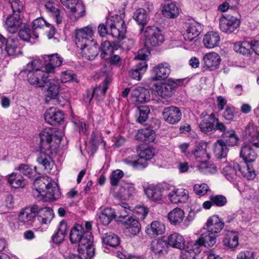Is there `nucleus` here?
I'll use <instances>...</instances> for the list:
<instances>
[{
  "instance_id": "obj_1",
  "label": "nucleus",
  "mask_w": 259,
  "mask_h": 259,
  "mask_svg": "<svg viewBox=\"0 0 259 259\" xmlns=\"http://www.w3.org/2000/svg\"><path fill=\"white\" fill-rule=\"evenodd\" d=\"M83 227L76 224L70 233V240L72 243H78L79 253L83 254L85 259H90L95 255V247L93 244V237L91 232H83Z\"/></svg>"
},
{
  "instance_id": "obj_2",
  "label": "nucleus",
  "mask_w": 259,
  "mask_h": 259,
  "mask_svg": "<svg viewBox=\"0 0 259 259\" xmlns=\"http://www.w3.org/2000/svg\"><path fill=\"white\" fill-rule=\"evenodd\" d=\"M40 151L37 159L39 164H41L45 168L50 171L53 166V161L50 156L51 154L56 153V148L52 145L54 131L50 128H45L39 134Z\"/></svg>"
},
{
  "instance_id": "obj_3",
  "label": "nucleus",
  "mask_w": 259,
  "mask_h": 259,
  "mask_svg": "<svg viewBox=\"0 0 259 259\" xmlns=\"http://www.w3.org/2000/svg\"><path fill=\"white\" fill-rule=\"evenodd\" d=\"M125 31L124 21L119 16H116V17H112L111 19H108L106 22V25L101 24L98 26V33L102 37L105 36L109 33L114 37L122 39Z\"/></svg>"
},
{
  "instance_id": "obj_4",
  "label": "nucleus",
  "mask_w": 259,
  "mask_h": 259,
  "mask_svg": "<svg viewBox=\"0 0 259 259\" xmlns=\"http://www.w3.org/2000/svg\"><path fill=\"white\" fill-rule=\"evenodd\" d=\"M140 32L144 37V42L147 48L155 47L164 42V36L159 28L154 26L141 27Z\"/></svg>"
},
{
  "instance_id": "obj_5",
  "label": "nucleus",
  "mask_w": 259,
  "mask_h": 259,
  "mask_svg": "<svg viewBox=\"0 0 259 259\" xmlns=\"http://www.w3.org/2000/svg\"><path fill=\"white\" fill-rule=\"evenodd\" d=\"M154 149L151 147L142 145L139 147L138 150V158L136 160H131L129 158L124 159V162L136 169H143L148 165V161L154 155Z\"/></svg>"
},
{
  "instance_id": "obj_6",
  "label": "nucleus",
  "mask_w": 259,
  "mask_h": 259,
  "mask_svg": "<svg viewBox=\"0 0 259 259\" xmlns=\"http://www.w3.org/2000/svg\"><path fill=\"white\" fill-rule=\"evenodd\" d=\"M185 80L169 78L165 82L157 85L155 88L156 91L162 98L170 97L177 88L184 84Z\"/></svg>"
},
{
  "instance_id": "obj_7",
  "label": "nucleus",
  "mask_w": 259,
  "mask_h": 259,
  "mask_svg": "<svg viewBox=\"0 0 259 259\" xmlns=\"http://www.w3.org/2000/svg\"><path fill=\"white\" fill-rule=\"evenodd\" d=\"M75 34L77 47H82L88 43L95 41L93 39L94 31L91 25L76 29Z\"/></svg>"
},
{
  "instance_id": "obj_8",
  "label": "nucleus",
  "mask_w": 259,
  "mask_h": 259,
  "mask_svg": "<svg viewBox=\"0 0 259 259\" xmlns=\"http://www.w3.org/2000/svg\"><path fill=\"white\" fill-rule=\"evenodd\" d=\"M61 3L70 10L71 19L76 20L85 13V8L80 0H60Z\"/></svg>"
},
{
  "instance_id": "obj_9",
  "label": "nucleus",
  "mask_w": 259,
  "mask_h": 259,
  "mask_svg": "<svg viewBox=\"0 0 259 259\" xmlns=\"http://www.w3.org/2000/svg\"><path fill=\"white\" fill-rule=\"evenodd\" d=\"M49 73L41 69L29 70L27 74L28 81L30 84L36 87H44L46 80L49 77Z\"/></svg>"
},
{
  "instance_id": "obj_10",
  "label": "nucleus",
  "mask_w": 259,
  "mask_h": 259,
  "mask_svg": "<svg viewBox=\"0 0 259 259\" xmlns=\"http://www.w3.org/2000/svg\"><path fill=\"white\" fill-rule=\"evenodd\" d=\"M189 157L194 159L199 164L207 162L210 155L207 151V145L202 142L196 143L191 153H188Z\"/></svg>"
},
{
  "instance_id": "obj_11",
  "label": "nucleus",
  "mask_w": 259,
  "mask_h": 259,
  "mask_svg": "<svg viewBox=\"0 0 259 259\" xmlns=\"http://www.w3.org/2000/svg\"><path fill=\"white\" fill-rule=\"evenodd\" d=\"M240 25V20L236 17L226 15L220 19L221 30L225 33L234 32Z\"/></svg>"
},
{
  "instance_id": "obj_12",
  "label": "nucleus",
  "mask_w": 259,
  "mask_h": 259,
  "mask_svg": "<svg viewBox=\"0 0 259 259\" xmlns=\"http://www.w3.org/2000/svg\"><path fill=\"white\" fill-rule=\"evenodd\" d=\"M61 195V192L58 184L54 181H50L45 192L42 194L39 200L43 201H53L58 199Z\"/></svg>"
},
{
  "instance_id": "obj_13",
  "label": "nucleus",
  "mask_w": 259,
  "mask_h": 259,
  "mask_svg": "<svg viewBox=\"0 0 259 259\" xmlns=\"http://www.w3.org/2000/svg\"><path fill=\"white\" fill-rule=\"evenodd\" d=\"M162 116L167 123L176 124L180 120L182 113L179 108L171 106L164 108Z\"/></svg>"
},
{
  "instance_id": "obj_14",
  "label": "nucleus",
  "mask_w": 259,
  "mask_h": 259,
  "mask_svg": "<svg viewBox=\"0 0 259 259\" xmlns=\"http://www.w3.org/2000/svg\"><path fill=\"white\" fill-rule=\"evenodd\" d=\"M78 48L80 50V53L82 57L88 60H94L99 52V47L96 41L88 43L82 47Z\"/></svg>"
},
{
  "instance_id": "obj_15",
  "label": "nucleus",
  "mask_w": 259,
  "mask_h": 259,
  "mask_svg": "<svg viewBox=\"0 0 259 259\" xmlns=\"http://www.w3.org/2000/svg\"><path fill=\"white\" fill-rule=\"evenodd\" d=\"M38 210V207L36 205L31 207H25L19 214L18 220L19 222L26 225L31 224L34 220Z\"/></svg>"
},
{
  "instance_id": "obj_16",
  "label": "nucleus",
  "mask_w": 259,
  "mask_h": 259,
  "mask_svg": "<svg viewBox=\"0 0 259 259\" xmlns=\"http://www.w3.org/2000/svg\"><path fill=\"white\" fill-rule=\"evenodd\" d=\"M47 81L46 80L45 85L47 87L46 90L45 91V96L51 99H56L59 95L60 92V82L56 77L48 78Z\"/></svg>"
},
{
  "instance_id": "obj_17",
  "label": "nucleus",
  "mask_w": 259,
  "mask_h": 259,
  "mask_svg": "<svg viewBox=\"0 0 259 259\" xmlns=\"http://www.w3.org/2000/svg\"><path fill=\"white\" fill-rule=\"evenodd\" d=\"M43 58L45 61V69L48 73H54L56 67L61 65L63 59L58 54L45 55Z\"/></svg>"
},
{
  "instance_id": "obj_18",
  "label": "nucleus",
  "mask_w": 259,
  "mask_h": 259,
  "mask_svg": "<svg viewBox=\"0 0 259 259\" xmlns=\"http://www.w3.org/2000/svg\"><path fill=\"white\" fill-rule=\"evenodd\" d=\"M44 116L46 122L51 125H56L60 123L64 117L63 113L55 107H51L47 110Z\"/></svg>"
},
{
  "instance_id": "obj_19",
  "label": "nucleus",
  "mask_w": 259,
  "mask_h": 259,
  "mask_svg": "<svg viewBox=\"0 0 259 259\" xmlns=\"http://www.w3.org/2000/svg\"><path fill=\"white\" fill-rule=\"evenodd\" d=\"M252 145L251 143H244L241 147L240 157L245 163L253 162L257 158V153L253 148Z\"/></svg>"
},
{
  "instance_id": "obj_20",
  "label": "nucleus",
  "mask_w": 259,
  "mask_h": 259,
  "mask_svg": "<svg viewBox=\"0 0 259 259\" xmlns=\"http://www.w3.org/2000/svg\"><path fill=\"white\" fill-rule=\"evenodd\" d=\"M204 67L210 71H212L219 68L221 59L220 56L215 52L206 54L203 57Z\"/></svg>"
},
{
  "instance_id": "obj_21",
  "label": "nucleus",
  "mask_w": 259,
  "mask_h": 259,
  "mask_svg": "<svg viewBox=\"0 0 259 259\" xmlns=\"http://www.w3.org/2000/svg\"><path fill=\"white\" fill-rule=\"evenodd\" d=\"M51 180L47 177H40L35 179L33 182L34 190L33 192V195L39 200L42 194L45 192V190L49 184Z\"/></svg>"
},
{
  "instance_id": "obj_22",
  "label": "nucleus",
  "mask_w": 259,
  "mask_h": 259,
  "mask_svg": "<svg viewBox=\"0 0 259 259\" xmlns=\"http://www.w3.org/2000/svg\"><path fill=\"white\" fill-rule=\"evenodd\" d=\"M169 65L163 62L159 63L152 69V73L154 75L153 79L154 80H160L167 78L170 73Z\"/></svg>"
},
{
  "instance_id": "obj_23",
  "label": "nucleus",
  "mask_w": 259,
  "mask_h": 259,
  "mask_svg": "<svg viewBox=\"0 0 259 259\" xmlns=\"http://www.w3.org/2000/svg\"><path fill=\"white\" fill-rule=\"evenodd\" d=\"M149 98V91L144 88H136L132 91V100L136 104L145 103L148 101Z\"/></svg>"
},
{
  "instance_id": "obj_24",
  "label": "nucleus",
  "mask_w": 259,
  "mask_h": 259,
  "mask_svg": "<svg viewBox=\"0 0 259 259\" xmlns=\"http://www.w3.org/2000/svg\"><path fill=\"white\" fill-rule=\"evenodd\" d=\"M22 25V20L19 16L15 14L9 16L5 22V27L11 33L17 32L21 27Z\"/></svg>"
},
{
  "instance_id": "obj_25",
  "label": "nucleus",
  "mask_w": 259,
  "mask_h": 259,
  "mask_svg": "<svg viewBox=\"0 0 259 259\" xmlns=\"http://www.w3.org/2000/svg\"><path fill=\"white\" fill-rule=\"evenodd\" d=\"M200 252V248L197 244L190 242L181 251L180 259H195V255Z\"/></svg>"
},
{
  "instance_id": "obj_26",
  "label": "nucleus",
  "mask_w": 259,
  "mask_h": 259,
  "mask_svg": "<svg viewBox=\"0 0 259 259\" xmlns=\"http://www.w3.org/2000/svg\"><path fill=\"white\" fill-rule=\"evenodd\" d=\"M188 192L183 189H177L171 191L168 194V198L172 203H184L188 199Z\"/></svg>"
},
{
  "instance_id": "obj_27",
  "label": "nucleus",
  "mask_w": 259,
  "mask_h": 259,
  "mask_svg": "<svg viewBox=\"0 0 259 259\" xmlns=\"http://www.w3.org/2000/svg\"><path fill=\"white\" fill-rule=\"evenodd\" d=\"M136 193V189L133 183L122 182L120 185L117 196L119 198L126 199L133 196Z\"/></svg>"
},
{
  "instance_id": "obj_28",
  "label": "nucleus",
  "mask_w": 259,
  "mask_h": 259,
  "mask_svg": "<svg viewBox=\"0 0 259 259\" xmlns=\"http://www.w3.org/2000/svg\"><path fill=\"white\" fill-rule=\"evenodd\" d=\"M111 82V78L110 77H106L103 82L93 90L91 94V98L89 99V102L93 97H95L98 101L102 100L108 89V85Z\"/></svg>"
},
{
  "instance_id": "obj_29",
  "label": "nucleus",
  "mask_w": 259,
  "mask_h": 259,
  "mask_svg": "<svg viewBox=\"0 0 259 259\" xmlns=\"http://www.w3.org/2000/svg\"><path fill=\"white\" fill-rule=\"evenodd\" d=\"M164 225L159 222L154 221L148 225L146 228V233L150 237H155L163 234L165 232Z\"/></svg>"
},
{
  "instance_id": "obj_30",
  "label": "nucleus",
  "mask_w": 259,
  "mask_h": 259,
  "mask_svg": "<svg viewBox=\"0 0 259 259\" xmlns=\"http://www.w3.org/2000/svg\"><path fill=\"white\" fill-rule=\"evenodd\" d=\"M216 121L217 118L213 113L205 116L199 124L200 130L205 134L213 132Z\"/></svg>"
},
{
  "instance_id": "obj_31",
  "label": "nucleus",
  "mask_w": 259,
  "mask_h": 259,
  "mask_svg": "<svg viewBox=\"0 0 259 259\" xmlns=\"http://www.w3.org/2000/svg\"><path fill=\"white\" fill-rule=\"evenodd\" d=\"M215 234L207 230L205 232L202 233L200 238L193 243L197 244L199 248L201 245L212 246L216 243L217 239Z\"/></svg>"
},
{
  "instance_id": "obj_32",
  "label": "nucleus",
  "mask_w": 259,
  "mask_h": 259,
  "mask_svg": "<svg viewBox=\"0 0 259 259\" xmlns=\"http://www.w3.org/2000/svg\"><path fill=\"white\" fill-rule=\"evenodd\" d=\"M220 36L218 32H208L203 39L204 46L208 49H213L218 46L220 43Z\"/></svg>"
},
{
  "instance_id": "obj_33",
  "label": "nucleus",
  "mask_w": 259,
  "mask_h": 259,
  "mask_svg": "<svg viewBox=\"0 0 259 259\" xmlns=\"http://www.w3.org/2000/svg\"><path fill=\"white\" fill-rule=\"evenodd\" d=\"M207 230L215 234L219 233L224 228V224L217 215L209 217L206 223Z\"/></svg>"
},
{
  "instance_id": "obj_34",
  "label": "nucleus",
  "mask_w": 259,
  "mask_h": 259,
  "mask_svg": "<svg viewBox=\"0 0 259 259\" xmlns=\"http://www.w3.org/2000/svg\"><path fill=\"white\" fill-rule=\"evenodd\" d=\"M8 184L15 189L23 188L26 185V182L22 176L19 173L13 172L7 176Z\"/></svg>"
},
{
  "instance_id": "obj_35",
  "label": "nucleus",
  "mask_w": 259,
  "mask_h": 259,
  "mask_svg": "<svg viewBox=\"0 0 259 259\" xmlns=\"http://www.w3.org/2000/svg\"><path fill=\"white\" fill-rule=\"evenodd\" d=\"M201 27L199 23L193 21L189 23V26L184 34L186 41H192L200 32Z\"/></svg>"
},
{
  "instance_id": "obj_36",
  "label": "nucleus",
  "mask_w": 259,
  "mask_h": 259,
  "mask_svg": "<svg viewBox=\"0 0 259 259\" xmlns=\"http://www.w3.org/2000/svg\"><path fill=\"white\" fill-rule=\"evenodd\" d=\"M126 231L129 233L130 236H135L138 235L141 229V224L138 219L131 217L124 222Z\"/></svg>"
},
{
  "instance_id": "obj_37",
  "label": "nucleus",
  "mask_w": 259,
  "mask_h": 259,
  "mask_svg": "<svg viewBox=\"0 0 259 259\" xmlns=\"http://www.w3.org/2000/svg\"><path fill=\"white\" fill-rule=\"evenodd\" d=\"M67 229L66 222L64 221L60 222L56 232L52 236L53 242L56 244L61 243L64 240Z\"/></svg>"
},
{
  "instance_id": "obj_38",
  "label": "nucleus",
  "mask_w": 259,
  "mask_h": 259,
  "mask_svg": "<svg viewBox=\"0 0 259 259\" xmlns=\"http://www.w3.org/2000/svg\"><path fill=\"white\" fill-rule=\"evenodd\" d=\"M185 240L182 235L177 233L170 235L167 238L168 244L173 248L182 249L186 246Z\"/></svg>"
},
{
  "instance_id": "obj_39",
  "label": "nucleus",
  "mask_w": 259,
  "mask_h": 259,
  "mask_svg": "<svg viewBox=\"0 0 259 259\" xmlns=\"http://www.w3.org/2000/svg\"><path fill=\"white\" fill-rule=\"evenodd\" d=\"M236 168L237 165L234 164L232 165L227 163L222 168V172L228 181L233 183L239 178Z\"/></svg>"
},
{
  "instance_id": "obj_40",
  "label": "nucleus",
  "mask_w": 259,
  "mask_h": 259,
  "mask_svg": "<svg viewBox=\"0 0 259 259\" xmlns=\"http://www.w3.org/2000/svg\"><path fill=\"white\" fill-rule=\"evenodd\" d=\"M224 245L229 249H234L238 245V235L234 231L228 232L223 240Z\"/></svg>"
},
{
  "instance_id": "obj_41",
  "label": "nucleus",
  "mask_w": 259,
  "mask_h": 259,
  "mask_svg": "<svg viewBox=\"0 0 259 259\" xmlns=\"http://www.w3.org/2000/svg\"><path fill=\"white\" fill-rule=\"evenodd\" d=\"M5 51L10 56L17 55L20 53L19 41L17 38L10 37L6 40Z\"/></svg>"
},
{
  "instance_id": "obj_42",
  "label": "nucleus",
  "mask_w": 259,
  "mask_h": 259,
  "mask_svg": "<svg viewBox=\"0 0 259 259\" xmlns=\"http://www.w3.org/2000/svg\"><path fill=\"white\" fill-rule=\"evenodd\" d=\"M167 218L170 224L178 225L183 221L184 212L181 208L177 207L168 213Z\"/></svg>"
},
{
  "instance_id": "obj_43",
  "label": "nucleus",
  "mask_w": 259,
  "mask_h": 259,
  "mask_svg": "<svg viewBox=\"0 0 259 259\" xmlns=\"http://www.w3.org/2000/svg\"><path fill=\"white\" fill-rule=\"evenodd\" d=\"M162 12L167 18H175L179 15L180 10L175 3H169L163 6Z\"/></svg>"
},
{
  "instance_id": "obj_44",
  "label": "nucleus",
  "mask_w": 259,
  "mask_h": 259,
  "mask_svg": "<svg viewBox=\"0 0 259 259\" xmlns=\"http://www.w3.org/2000/svg\"><path fill=\"white\" fill-rule=\"evenodd\" d=\"M37 212L39 213L37 217V220L42 224L50 223L54 218L53 211L49 207H47L38 209Z\"/></svg>"
},
{
  "instance_id": "obj_45",
  "label": "nucleus",
  "mask_w": 259,
  "mask_h": 259,
  "mask_svg": "<svg viewBox=\"0 0 259 259\" xmlns=\"http://www.w3.org/2000/svg\"><path fill=\"white\" fill-rule=\"evenodd\" d=\"M136 138L140 141L153 142L155 139V132L150 128L140 129L136 135Z\"/></svg>"
},
{
  "instance_id": "obj_46",
  "label": "nucleus",
  "mask_w": 259,
  "mask_h": 259,
  "mask_svg": "<svg viewBox=\"0 0 259 259\" xmlns=\"http://www.w3.org/2000/svg\"><path fill=\"white\" fill-rule=\"evenodd\" d=\"M147 68V63L145 61H142L136 65L135 69L129 72V76L134 79L140 80L143 74L146 72Z\"/></svg>"
},
{
  "instance_id": "obj_47",
  "label": "nucleus",
  "mask_w": 259,
  "mask_h": 259,
  "mask_svg": "<svg viewBox=\"0 0 259 259\" xmlns=\"http://www.w3.org/2000/svg\"><path fill=\"white\" fill-rule=\"evenodd\" d=\"M133 18L139 25L142 26L141 27H144V26L147 25L149 20V16L147 11L142 8L136 11Z\"/></svg>"
},
{
  "instance_id": "obj_48",
  "label": "nucleus",
  "mask_w": 259,
  "mask_h": 259,
  "mask_svg": "<svg viewBox=\"0 0 259 259\" xmlns=\"http://www.w3.org/2000/svg\"><path fill=\"white\" fill-rule=\"evenodd\" d=\"M228 149L222 140H219L214 144L213 152L218 158H224L227 156Z\"/></svg>"
},
{
  "instance_id": "obj_49",
  "label": "nucleus",
  "mask_w": 259,
  "mask_h": 259,
  "mask_svg": "<svg viewBox=\"0 0 259 259\" xmlns=\"http://www.w3.org/2000/svg\"><path fill=\"white\" fill-rule=\"evenodd\" d=\"M115 214L111 208L104 209L100 214L99 219L104 225H108L115 218Z\"/></svg>"
},
{
  "instance_id": "obj_50",
  "label": "nucleus",
  "mask_w": 259,
  "mask_h": 259,
  "mask_svg": "<svg viewBox=\"0 0 259 259\" xmlns=\"http://www.w3.org/2000/svg\"><path fill=\"white\" fill-rule=\"evenodd\" d=\"M102 240L104 244L111 247H116L119 244V237L112 232H109L103 235Z\"/></svg>"
},
{
  "instance_id": "obj_51",
  "label": "nucleus",
  "mask_w": 259,
  "mask_h": 259,
  "mask_svg": "<svg viewBox=\"0 0 259 259\" xmlns=\"http://www.w3.org/2000/svg\"><path fill=\"white\" fill-rule=\"evenodd\" d=\"M166 243L162 239L154 240L151 244V250L155 254L161 255L165 251Z\"/></svg>"
},
{
  "instance_id": "obj_52",
  "label": "nucleus",
  "mask_w": 259,
  "mask_h": 259,
  "mask_svg": "<svg viewBox=\"0 0 259 259\" xmlns=\"http://www.w3.org/2000/svg\"><path fill=\"white\" fill-rule=\"evenodd\" d=\"M237 167L241 173L242 175L248 180H253L255 177V174L254 169L247 163H244L241 165L237 164Z\"/></svg>"
},
{
  "instance_id": "obj_53",
  "label": "nucleus",
  "mask_w": 259,
  "mask_h": 259,
  "mask_svg": "<svg viewBox=\"0 0 259 259\" xmlns=\"http://www.w3.org/2000/svg\"><path fill=\"white\" fill-rule=\"evenodd\" d=\"M45 6L47 11L55 18L57 23L60 24L62 22V17L60 15L59 9L55 6L51 0L46 1Z\"/></svg>"
},
{
  "instance_id": "obj_54",
  "label": "nucleus",
  "mask_w": 259,
  "mask_h": 259,
  "mask_svg": "<svg viewBox=\"0 0 259 259\" xmlns=\"http://www.w3.org/2000/svg\"><path fill=\"white\" fill-rule=\"evenodd\" d=\"M251 49V42L248 41L238 42L235 44L234 46V49L236 52L243 55H249Z\"/></svg>"
},
{
  "instance_id": "obj_55",
  "label": "nucleus",
  "mask_w": 259,
  "mask_h": 259,
  "mask_svg": "<svg viewBox=\"0 0 259 259\" xmlns=\"http://www.w3.org/2000/svg\"><path fill=\"white\" fill-rule=\"evenodd\" d=\"M145 193L147 197L153 201H158L162 199L161 191L154 187H148L146 190Z\"/></svg>"
},
{
  "instance_id": "obj_56",
  "label": "nucleus",
  "mask_w": 259,
  "mask_h": 259,
  "mask_svg": "<svg viewBox=\"0 0 259 259\" xmlns=\"http://www.w3.org/2000/svg\"><path fill=\"white\" fill-rule=\"evenodd\" d=\"M19 36L21 39L30 42H32L31 39H33V36L36 38L38 37L34 31L32 33L31 30L27 27H24L19 31Z\"/></svg>"
},
{
  "instance_id": "obj_57",
  "label": "nucleus",
  "mask_w": 259,
  "mask_h": 259,
  "mask_svg": "<svg viewBox=\"0 0 259 259\" xmlns=\"http://www.w3.org/2000/svg\"><path fill=\"white\" fill-rule=\"evenodd\" d=\"M199 171L204 174H214L217 171V167L211 163L207 162H203L197 165Z\"/></svg>"
},
{
  "instance_id": "obj_58",
  "label": "nucleus",
  "mask_w": 259,
  "mask_h": 259,
  "mask_svg": "<svg viewBox=\"0 0 259 259\" xmlns=\"http://www.w3.org/2000/svg\"><path fill=\"white\" fill-rule=\"evenodd\" d=\"M224 137L226 138V145L229 146H234L237 144L239 141V138L235 134L234 130H228L225 134Z\"/></svg>"
},
{
  "instance_id": "obj_59",
  "label": "nucleus",
  "mask_w": 259,
  "mask_h": 259,
  "mask_svg": "<svg viewBox=\"0 0 259 259\" xmlns=\"http://www.w3.org/2000/svg\"><path fill=\"white\" fill-rule=\"evenodd\" d=\"M139 117L137 119L138 122L142 123L145 122L150 113V109L147 106H141L138 107Z\"/></svg>"
},
{
  "instance_id": "obj_60",
  "label": "nucleus",
  "mask_w": 259,
  "mask_h": 259,
  "mask_svg": "<svg viewBox=\"0 0 259 259\" xmlns=\"http://www.w3.org/2000/svg\"><path fill=\"white\" fill-rule=\"evenodd\" d=\"M209 199L212 201L213 205L218 207L224 206L227 202V198L222 195H211Z\"/></svg>"
},
{
  "instance_id": "obj_61",
  "label": "nucleus",
  "mask_w": 259,
  "mask_h": 259,
  "mask_svg": "<svg viewBox=\"0 0 259 259\" xmlns=\"http://www.w3.org/2000/svg\"><path fill=\"white\" fill-rule=\"evenodd\" d=\"M124 173L120 169H116L112 172L110 176V182L112 186H117L119 180L123 177Z\"/></svg>"
},
{
  "instance_id": "obj_62",
  "label": "nucleus",
  "mask_w": 259,
  "mask_h": 259,
  "mask_svg": "<svg viewBox=\"0 0 259 259\" xmlns=\"http://www.w3.org/2000/svg\"><path fill=\"white\" fill-rule=\"evenodd\" d=\"M113 49L110 41L106 40L102 42L100 47L102 57L105 58L107 55H111L113 53Z\"/></svg>"
},
{
  "instance_id": "obj_63",
  "label": "nucleus",
  "mask_w": 259,
  "mask_h": 259,
  "mask_svg": "<svg viewBox=\"0 0 259 259\" xmlns=\"http://www.w3.org/2000/svg\"><path fill=\"white\" fill-rule=\"evenodd\" d=\"M24 175L29 178H31L35 176L36 171V167H34V169L31 168L29 165L22 164L17 168Z\"/></svg>"
},
{
  "instance_id": "obj_64",
  "label": "nucleus",
  "mask_w": 259,
  "mask_h": 259,
  "mask_svg": "<svg viewBox=\"0 0 259 259\" xmlns=\"http://www.w3.org/2000/svg\"><path fill=\"white\" fill-rule=\"evenodd\" d=\"M193 189L196 195L203 196L209 190V187L205 183L196 184L194 186Z\"/></svg>"
}]
</instances>
